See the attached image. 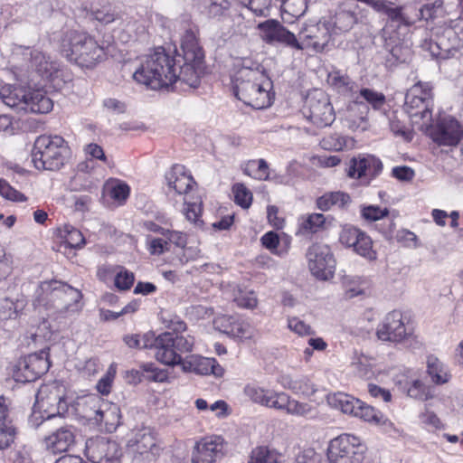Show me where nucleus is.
Listing matches in <instances>:
<instances>
[{
  "mask_svg": "<svg viewBox=\"0 0 463 463\" xmlns=\"http://www.w3.org/2000/svg\"><path fill=\"white\" fill-rule=\"evenodd\" d=\"M181 50L183 55L176 59L164 47L156 48L141 58L133 72L134 80L155 90L167 88L176 80L196 88L204 71V52L194 31H185L181 40Z\"/></svg>",
  "mask_w": 463,
  "mask_h": 463,
  "instance_id": "1",
  "label": "nucleus"
},
{
  "mask_svg": "<svg viewBox=\"0 0 463 463\" xmlns=\"http://www.w3.org/2000/svg\"><path fill=\"white\" fill-rule=\"evenodd\" d=\"M360 96L370 104L373 109H381L385 104V96L375 90L364 88L360 90Z\"/></svg>",
  "mask_w": 463,
  "mask_h": 463,
  "instance_id": "50",
  "label": "nucleus"
},
{
  "mask_svg": "<svg viewBox=\"0 0 463 463\" xmlns=\"http://www.w3.org/2000/svg\"><path fill=\"white\" fill-rule=\"evenodd\" d=\"M326 218L322 213H311L301 218L299 230L303 233H315L324 225Z\"/></svg>",
  "mask_w": 463,
  "mask_h": 463,
  "instance_id": "44",
  "label": "nucleus"
},
{
  "mask_svg": "<svg viewBox=\"0 0 463 463\" xmlns=\"http://www.w3.org/2000/svg\"><path fill=\"white\" fill-rule=\"evenodd\" d=\"M36 402L40 408L44 410L45 415H43L42 422L44 427H47L52 420H61V415L68 409L64 388L56 383L42 386L37 392Z\"/></svg>",
  "mask_w": 463,
  "mask_h": 463,
  "instance_id": "8",
  "label": "nucleus"
},
{
  "mask_svg": "<svg viewBox=\"0 0 463 463\" xmlns=\"http://www.w3.org/2000/svg\"><path fill=\"white\" fill-rule=\"evenodd\" d=\"M339 241L368 260H374L377 257L376 251L373 250V241L370 236L354 226H344L339 234Z\"/></svg>",
  "mask_w": 463,
  "mask_h": 463,
  "instance_id": "19",
  "label": "nucleus"
},
{
  "mask_svg": "<svg viewBox=\"0 0 463 463\" xmlns=\"http://www.w3.org/2000/svg\"><path fill=\"white\" fill-rule=\"evenodd\" d=\"M26 306L24 299L5 298L0 300V321L7 323L14 321L23 314Z\"/></svg>",
  "mask_w": 463,
  "mask_h": 463,
  "instance_id": "34",
  "label": "nucleus"
},
{
  "mask_svg": "<svg viewBox=\"0 0 463 463\" xmlns=\"http://www.w3.org/2000/svg\"><path fill=\"white\" fill-rule=\"evenodd\" d=\"M93 420L104 423L108 432H113L120 425L121 413L117 404L103 402L96 411Z\"/></svg>",
  "mask_w": 463,
  "mask_h": 463,
  "instance_id": "26",
  "label": "nucleus"
},
{
  "mask_svg": "<svg viewBox=\"0 0 463 463\" xmlns=\"http://www.w3.org/2000/svg\"><path fill=\"white\" fill-rule=\"evenodd\" d=\"M433 94L429 83L418 82L405 95L404 109L411 118L419 117L424 122L431 121Z\"/></svg>",
  "mask_w": 463,
  "mask_h": 463,
  "instance_id": "11",
  "label": "nucleus"
},
{
  "mask_svg": "<svg viewBox=\"0 0 463 463\" xmlns=\"http://www.w3.org/2000/svg\"><path fill=\"white\" fill-rule=\"evenodd\" d=\"M367 446L358 436L343 433L330 440L327 458L330 463H362Z\"/></svg>",
  "mask_w": 463,
  "mask_h": 463,
  "instance_id": "6",
  "label": "nucleus"
},
{
  "mask_svg": "<svg viewBox=\"0 0 463 463\" xmlns=\"http://www.w3.org/2000/svg\"><path fill=\"white\" fill-rule=\"evenodd\" d=\"M333 35L326 20L305 24L298 32L296 50L323 52L328 49Z\"/></svg>",
  "mask_w": 463,
  "mask_h": 463,
  "instance_id": "7",
  "label": "nucleus"
},
{
  "mask_svg": "<svg viewBox=\"0 0 463 463\" xmlns=\"http://www.w3.org/2000/svg\"><path fill=\"white\" fill-rule=\"evenodd\" d=\"M26 106L23 108V111L43 114L52 109V100L43 90L26 91Z\"/></svg>",
  "mask_w": 463,
  "mask_h": 463,
  "instance_id": "29",
  "label": "nucleus"
},
{
  "mask_svg": "<svg viewBox=\"0 0 463 463\" xmlns=\"http://www.w3.org/2000/svg\"><path fill=\"white\" fill-rule=\"evenodd\" d=\"M367 156L353 157L347 168V175L352 178H366Z\"/></svg>",
  "mask_w": 463,
  "mask_h": 463,
  "instance_id": "47",
  "label": "nucleus"
},
{
  "mask_svg": "<svg viewBox=\"0 0 463 463\" xmlns=\"http://www.w3.org/2000/svg\"><path fill=\"white\" fill-rule=\"evenodd\" d=\"M70 149L61 136H39L32 150V162L38 170H59L69 157Z\"/></svg>",
  "mask_w": 463,
  "mask_h": 463,
  "instance_id": "4",
  "label": "nucleus"
},
{
  "mask_svg": "<svg viewBox=\"0 0 463 463\" xmlns=\"http://www.w3.org/2000/svg\"><path fill=\"white\" fill-rule=\"evenodd\" d=\"M321 146L325 149L338 151L344 147L345 139L337 135L329 136L323 138Z\"/></svg>",
  "mask_w": 463,
  "mask_h": 463,
  "instance_id": "63",
  "label": "nucleus"
},
{
  "mask_svg": "<svg viewBox=\"0 0 463 463\" xmlns=\"http://www.w3.org/2000/svg\"><path fill=\"white\" fill-rule=\"evenodd\" d=\"M92 15L95 20L104 24H110L119 18L111 5H104L101 8L94 9Z\"/></svg>",
  "mask_w": 463,
  "mask_h": 463,
  "instance_id": "52",
  "label": "nucleus"
},
{
  "mask_svg": "<svg viewBox=\"0 0 463 463\" xmlns=\"http://www.w3.org/2000/svg\"><path fill=\"white\" fill-rule=\"evenodd\" d=\"M390 128L395 136L402 137L405 141H411L413 137L412 131L396 118H390Z\"/></svg>",
  "mask_w": 463,
  "mask_h": 463,
  "instance_id": "58",
  "label": "nucleus"
},
{
  "mask_svg": "<svg viewBox=\"0 0 463 463\" xmlns=\"http://www.w3.org/2000/svg\"><path fill=\"white\" fill-rule=\"evenodd\" d=\"M303 114L318 128L328 127L335 119V113L328 95L318 89L312 90L307 96Z\"/></svg>",
  "mask_w": 463,
  "mask_h": 463,
  "instance_id": "9",
  "label": "nucleus"
},
{
  "mask_svg": "<svg viewBox=\"0 0 463 463\" xmlns=\"http://www.w3.org/2000/svg\"><path fill=\"white\" fill-rule=\"evenodd\" d=\"M26 91L23 88L5 85L0 89V99L7 107L21 112L23 108L26 106Z\"/></svg>",
  "mask_w": 463,
  "mask_h": 463,
  "instance_id": "30",
  "label": "nucleus"
},
{
  "mask_svg": "<svg viewBox=\"0 0 463 463\" xmlns=\"http://www.w3.org/2000/svg\"><path fill=\"white\" fill-rule=\"evenodd\" d=\"M407 394L408 396L418 400H427L429 397L425 385L420 380H414L411 382L407 389Z\"/></svg>",
  "mask_w": 463,
  "mask_h": 463,
  "instance_id": "60",
  "label": "nucleus"
},
{
  "mask_svg": "<svg viewBox=\"0 0 463 463\" xmlns=\"http://www.w3.org/2000/svg\"><path fill=\"white\" fill-rule=\"evenodd\" d=\"M184 213L188 221L197 224L200 222L199 216L201 213V203L197 202H188L187 198H184Z\"/></svg>",
  "mask_w": 463,
  "mask_h": 463,
  "instance_id": "59",
  "label": "nucleus"
},
{
  "mask_svg": "<svg viewBox=\"0 0 463 463\" xmlns=\"http://www.w3.org/2000/svg\"><path fill=\"white\" fill-rule=\"evenodd\" d=\"M49 368L48 353L43 350L39 353L31 354L19 361L14 371V378L20 383L34 382L44 374Z\"/></svg>",
  "mask_w": 463,
  "mask_h": 463,
  "instance_id": "16",
  "label": "nucleus"
},
{
  "mask_svg": "<svg viewBox=\"0 0 463 463\" xmlns=\"http://www.w3.org/2000/svg\"><path fill=\"white\" fill-rule=\"evenodd\" d=\"M7 406L3 397H0V443L14 442L15 430L5 423Z\"/></svg>",
  "mask_w": 463,
  "mask_h": 463,
  "instance_id": "42",
  "label": "nucleus"
},
{
  "mask_svg": "<svg viewBox=\"0 0 463 463\" xmlns=\"http://www.w3.org/2000/svg\"><path fill=\"white\" fill-rule=\"evenodd\" d=\"M376 335L386 342L400 343L410 335L402 319V314L394 310L388 313L379 324Z\"/></svg>",
  "mask_w": 463,
  "mask_h": 463,
  "instance_id": "20",
  "label": "nucleus"
},
{
  "mask_svg": "<svg viewBox=\"0 0 463 463\" xmlns=\"http://www.w3.org/2000/svg\"><path fill=\"white\" fill-rule=\"evenodd\" d=\"M328 84L338 93L348 95L354 91L355 83L342 71L335 69L327 74Z\"/></svg>",
  "mask_w": 463,
  "mask_h": 463,
  "instance_id": "36",
  "label": "nucleus"
},
{
  "mask_svg": "<svg viewBox=\"0 0 463 463\" xmlns=\"http://www.w3.org/2000/svg\"><path fill=\"white\" fill-rule=\"evenodd\" d=\"M140 368L141 370H143V373H145V378L149 381L164 383L166 382L168 379V371L158 368L155 364H142Z\"/></svg>",
  "mask_w": 463,
  "mask_h": 463,
  "instance_id": "46",
  "label": "nucleus"
},
{
  "mask_svg": "<svg viewBox=\"0 0 463 463\" xmlns=\"http://www.w3.org/2000/svg\"><path fill=\"white\" fill-rule=\"evenodd\" d=\"M356 22V17L354 13L349 11L337 12L329 20H326L328 25H330V31L332 35H338L346 33L352 29Z\"/></svg>",
  "mask_w": 463,
  "mask_h": 463,
  "instance_id": "35",
  "label": "nucleus"
},
{
  "mask_svg": "<svg viewBox=\"0 0 463 463\" xmlns=\"http://www.w3.org/2000/svg\"><path fill=\"white\" fill-rule=\"evenodd\" d=\"M40 289L50 293V300L61 313H74L80 308L81 292L68 284L56 280L44 281L41 283Z\"/></svg>",
  "mask_w": 463,
  "mask_h": 463,
  "instance_id": "10",
  "label": "nucleus"
},
{
  "mask_svg": "<svg viewBox=\"0 0 463 463\" xmlns=\"http://www.w3.org/2000/svg\"><path fill=\"white\" fill-rule=\"evenodd\" d=\"M0 195L13 202H24L26 197L24 194L14 189L7 181L0 178Z\"/></svg>",
  "mask_w": 463,
  "mask_h": 463,
  "instance_id": "53",
  "label": "nucleus"
},
{
  "mask_svg": "<svg viewBox=\"0 0 463 463\" xmlns=\"http://www.w3.org/2000/svg\"><path fill=\"white\" fill-rule=\"evenodd\" d=\"M244 173L258 180L269 178V165L264 159L250 160L246 163Z\"/></svg>",
  "mask_w": 463,
  "mask_h": 463,
  "instance_id": "43",
  "label": "nucleus"
},
{
  "mask_svg": "<svg viewBox=\"0 0 463 463\" xmlns=\"http://www.w3.org/2000/svg\"><path fill=\"white\" fill-rule=\"evenodd\" d=\"M388 214L386 208L382 209L379 206L369 205L362 210V216L368 221H377Z\"/></svg>",
  "mask_w": 463,
  "mask_h": 463,
  "instance_id": "61",
  "label": "nucleus"
},
{
  "mask_svg": "<svg viewBox=\"0 0 463 463\" xmlns=\"http://www.w3.org/2000/svg\"><path fill=\"white\" fill-rule=\"evenodd\" d=\"M267 43H279L296 49L297 36L285 28L279 21L269 19L257 26Z\"/></svg>",
  "mask_w": 463,
  "mask_h": 463,
  "instance_id": "22",
  "label": "nucleus"
},
{
  "mask_svg": "<svg viewBox=\"0 0 463 463\" xmlns=\"http://www.w3.org/2000/svg\"><path fill=\"white\" fill-rule=\"evenodd\" d=\"M330 407L339 410L345 414L354 416L358 406H361V401L345 392L330 393L326 397Z\"/></svg>",
  "mask_w": 463,
  "mask_h": 463,
  "instance_id": "31",
  "label": "nucleus"
},
{
  "mask_svg": "<svg viewBox=\"0 0 463 463\" xmlns=\"http://www.w3.org/2000/svg\"><path fill=\"white\" fill-rule=\"evenodd\" d=\"M430 137L440 146H456L463 137V127L454 118L446 116L432 128Z\"/></svg>",
  "mask_w": 463,
  "mask_h": 463,
  "instance_id": "21",
  "label": "nucleus"
},
{
  "mask_svg": "<svg viewBox=\"0 0 463 463\" xmlns=\"http://www.w3.org/2000/svg\"><path fill=\"white\" fill-rule=\"evenodd\" d=\"M127 446L131 452L145 456L147 461L155 459L161 449L156 431L145 425L135 427L130 430Z\"/></svg>",
  "mask_w": 463,
  "mask_h": 463,
  "instance_id": "12",
  "label": "nucleus"
},
{
  "mask_svg": "<svg viewBox=\"0 0 463 463\" xmlns=\"http://www.w3.org/2000/svg\"><path fill=\"white\" fill-rule=\"evenodd\" d=\"M307 8L306 0H285L283 3L284 12L297 18L304 15Z\"/></svg>",
  "mask_w": 463,
  "mask_h": 463,
  "instance_id": "55",
  "label": "nucleus"
},
{
  "mask_svg": "<svg viewBox=\"0 0 463 463\" xmlns=\"http://www.w3.org/2000/svg\"><path fill=\"white\" fill-rule=\"evenodd\" d=\"M193 3L202 12L213 17L222 15L230 6L227 0H193Z\"/></svg>",
  "mask_w": 463,
  "mask_h": 463,
  "instance_id": "39",
  "label": "nucleus"
},
{
  "mask_svg": "<svg viewBox=\"0 0 463 463\" xmlns=\"http://www.w3.org/2000/svg\"><path fill=\"white\" fill-rule=\"evenodd\" d=\"M350 203V196L343 192H331L319 197L317 201V207L322 211H327L333 206L345 207Z\"/></svg>",
  "mask_w": 463,
  "mask_h": 463,
  "instance_id": "37",
  "label": "nucleus"
},
{
  "mask_svg": "<svg viewBox=\"0 0 463 463\" xmlns=\"http://www.w3.org/2000/svg\"><path fill=\"white\" fill-rule=\"evenodd\" d=\"M74 441V435L71 428L61 426L55 432L44 439L45 447L52 453L66 451Z\"/></svg>",
  "mask_w": 463,
  "mask_h": 463,
  "instance_id": "27",
  "label": "nucleus"
},
{
  "mask_svg": "<svg viewBox=\"0 0 463 463\" xmlns=\"http://www.w3.org/2000/svg\"><path fill=\"white\" fill-rule=\"evenodd\" d=\"M271 0H246L247 6L256 16L266 17L269 14Z\"/></svg>",
  "mask_w": 463,
  "mask_h": 463,
  "instance_id": "56",
  "label": "nucleus"
},
{
  "mask_svg": "<svg viewBox=\"0 0 463 463\" xmlns=\"http://www.w3.org/2000/svg\"><path fill=\"white\" fill-rule=\"evenodd\" d=\"M61 52L71 62L92 68L104 56V50L84 32L69 31L61 38Z\"/></svg>",
  "mask_w": 463,
  "mask_h": 463,
  "instance_id": "3",
  "label": "nucleus"
},
{
  "mask_svg": "<svg viewBox=\"0 0 463 463\" xmlns=\"http://www.w3.org/2000/svg\"><path fill=\"white\" fill-rule=\"evenodd\" d=\"M115 286L120 290L129 289L135 281V275L127 269H121L115 277Z\"/></svg>",
  "mask_w": 463,
  "mask_h": 463,
  "instance_id": "57",
  "label": "nucleus"
},
{
  "mask_svg": "<svg viewBox=\"0 0 463 463\" xmlns=\"http://www.w3.org/2000/svg\"><path fill=\"white\" fill-rule=\"evenodd\" d=\"M244 393L253 402L274 409L276 397L279 392L255 384H248L244 388Z\"/></svg>",
  "mask_w": 463,
  "mask_h": 463,
  "instance_id": "33",
  "label": "nucleus"
},
{
  "mask_svg": "<svg viewBox=\"0 0 463 463\" xmlns=\"http://www.w3.org/2000/svg\"><path fill=\"white\" fill-rule=\"evenodd\" d=\"M369 108L368 105L363 101L355 100L352 102L347 109L346 121L348 126L353 130L367 129V115Z\"/></svg>",
  "mask_w": 463,
  "mask_h": 463,
  "instance_id": "28",
  "label": "nucleus"
},
{
  "mask_svg": "<svg viewBox=\"0 0 463 463\" xmlns=\"http://www.w3.org/2000/svg\"><path fill=\"white\" fill-rule=\"evenodd\" d=\"M254 333L255 329L249 322L236 319L232 322V328L228 330V335L241 339H251Z\"/></svg>",
  "mask_w": 463,
  "mask_h": 463,
  "instance_id": "45",
  "label": "nucleus"
},
{
  "mask_svg": "<svg viewBox=\"0 0 463 463\" xmlns=\"http://www.w3.org/2000/svg\"><path fill=\"white\" fill-rule=\"evenodd\" d=\"M232 192L234 194V200L237 204L244 209H247L250 206L252 202V194L244 184H234Z\"/></svg>",
  "mask_w": 463,
  "mask_h": 463,
  "instance_id": "48",
  "label": "nucleus"
},
{
  "mask_svg": "<svg viewBox=\"0 0 463 463\" xmlns=\"http://www.w3.org/2000/svg\"><path fill=\"white\" fill-rule=\"evenodd\" d=\"M279 383L285 389L292 391L295 394L310 396L316 392L314 385L304 376L292 377L288 374L281 375Z\"/></svg>",
  "mask_w": 463,
  "mask_h": 463,
  "instance_id": "32",
  "label": "nucleus"
},
{
  "mask_svg": "<svg viewBox=\"0 0 463 463\" xmlns=\"http://www.w3.org/2000/svg\"><path fill=\"white\" fill-rule=\"evenodd\" d=\"M65 235V242L71 247L74 249H81L86 241L85 238L82 235L81 232L72 226H65L64 228Z\"/></svg>",
  "mask_w": 463,
  "mask_h": 463,
  "instance_id": "49",
  "label": "nucleus"
},
{
  "mask_svg": "<svg viewBox=\"0 0 463 463\" xmlns=\"http://www.w3.org/2000/svg\"><path fill=\"white\" fill-rule=\"evenodd\" d=\"M229 451V443L221 435H209L195 442L191 463H215Z\"/></svg>",
  "mask_w": 463,
  "mask_h": 463,
  "instance_id": "14",
  "label": "nucleus"
},
{
  "mask_svg": "<svg viewBox=\"0 0 463 463\" xmlns=\"http://www.w3.org/2000/svg\"><path fill=\"white\" fill-rule=\"evenodd\" d=\"M182 370L184 373H194L197 374H213L217 377L222 376L224 370L214 358L203 357L197 354H188L184 357Z\"/></svg>",
  "mask_w": 463,
  "mask_h": 463,
  "instance_id": "23",
  "label": "nucleus"
},
{
  "mask_svg": "<svg viewBox=\"0 0 463 463\" xmlns=\"http://www.w3.org/2000/svg\"><path fill=\"white\" fill-rule=\"evenodd\" d=\"M165 178L169 187L185 196L195 184L194 178L185 172V168L182 165H175L166 174Z\"/></svg>",
  "mask_w": 463,
  "mask_h": 463,
  "instance_id": "25",
  "label": "nucleus"
},
{
  "mask_svg": "<svg viewBox=\"0 0 463 463\" xmlns=\"http://www.w3.org/2000/svg\"><path fill=\"white\" fill-rule=\"evenodd\" d=\"M355 411L356 412L354 417L362 419L365 421L380 423L383 419V415L380 412L376 411L373 407L366 405L362 401L361 406H358Z\"/></svg>",
  "mask_w": 463,
  "mask_h": 463,
  "instance_id": "51",
  "label": "nucleus"
},
{
  "mask_svg": "<svg viewBox=\"0 0 463 463\" xmlns=\"http://www.w3.org/2000/svg\"><path fill=\"white\" fill-rule=\"evenodd\" d=\"M281 456L268 447H257L251 451L249 463H281Z\"/></svg>",
  "mask_w": 463,
  "mask_h": 463,
  "instance_id": "40",
  "label": "nucleus"
},
{
  "mask_svg": "<svg viewBox=\"0 0 463 463\" xmlns=\"http://www.w3.org/2000/svg\"><path fill=\"white\" fill-rule=\"evenodd\" d=\"M84 453L90 463H118L121 456L118 444L103 437L89 439Z\"/></svg>",
  "mask_w": 463,
  "mask_h": 463,
  "instance_id": "17",
  "label": "nucleus"
},
{
  "mask_svg": "<svg viewBox=\"0 0 463 463\" xmlns=\"http://www.w3.org/2000/svg\"><path fill=\"white\" fill-rule=\"evenodd\" d=\"M352 366L360 377L370 378L373 374L371 364L364 355L355 356L352 362Z\"/></svg>",
  "mask_w": 463,
  "mask_h": 463,
  "instance_id": "54",
  "label": "nucleus"
},
{
  "mask_svg": "<svg viewBox=\"0 0 463 463\" xmlns=\"http://www.w3.org/2000/svg\"><path fill=\"white\" fill-rule=\"evenodd\" d=\"M105 191L111 199L121 204L128 197L130 188L126 183L112 179L107 182Z\"/></svg>",
  "mask_w": 463,
  "mask_h": 463,
  "instance_id": "38",
  "label": "nucleus"
},
{
  "mask_svg": "<svg viewBox=\"0 0 463 463\" xmlns=\"http://www.w3.org/2000/svg\"><path fill=\"white\" fill-rule=\"evenodd\" d=\"M24 56L28 61L27 74L22 72L16 74L17 80L22 83L33 81L34 80L33 74L43 80H51L52 76L58 71L57 63L39 50L26 48Z\"/></svg>",
  "mask_w": 463,
  "mask_h": 463,
  "instance_id": "13",
  "label": "nucleus"
},
{
  "mask_svg": "<svg viewBox=\"0 0 463 463\" xmlns=\"http://www.w3.org/2000/svg\"><path fill=\"white\" fill-rule=\"evenodd\" d=\"M194 344V338L190 335L165 332L156 336V359L168 366L182 365V354L192 352Z\"/></svg>",
  "mask_w": 463,
  "mask_h": 463,
  "instance_id": "5",
  "label": "nucleus"
},
{
  "mask_svg": "<svg viewBox=\"0 0 463 463\" xmlns=\"http://www.w3.org/2000/svg\"><path fill=\"white\" fill-rule=\"evenodd\" d=\"M383 170V164L380 159L373 156H367L366 178L372 179L377 176Z\"/></svg>",
  "mask_w": 463,
  "mask_h": 463,
  "instance_id": "64",
  "label": "nucleus"
},
{
  "mask_svg": "<svg viewBox=\"0 0 463 463\" xmlns=\"http://www.w3.org/2000/svg\"><path fill=\"white\" fill-rule=\"evenodd\" d=\"M295 463H322V458L314 449H308L297 455Z\"/></svg>",
  "mask_w": 463,
  "mask_h": 463,
  "instance_id": "62",
  "label": "nucleus"
},
{
  "mask_svg": "<svg viewBox=\"0 0 463 463\" xmlns=\"http://www.w3.org/2000/svg\"><path fill=\"white\" fill-rule=\"evenodd\" d=\"M307 259L309 270L317 279L327 280L334 276L335 261L327 245H311L307 251Z\"/></svg>",
  "mask_w": 463,
  "mask_h": 463,
  "instance_id": "15",
  "label": "nucleus"
},
{
  "mask_svg": "<svg viewBox=\"0 0 463 463\" xmlns=\"http://www.w3.org/2000/svg\"><path fill=\"white\" fill-rule=\"evenodd\" d=\"M271 80L265 75L260 65L244 60L242 66L233 79V91L238 99L255 109L268 108L272 103Z\"/></svg>",
  "mask_w": 463,
  "mask_h": 463,
  "instance_id": "2",
  "label": "nucleus"
},
{
  "mask_svg": "<svg viewBox=\"0 0 463 463\" xmlns=\"http://www.w3.org/2000/svg\"><path fill=\"white\" fill-rule=\"evenodd\" d=\"M459 46V40L451 27H446L437 32L434 39L425 40L421 47L428 51L433 58L449 59L453 56Z\"/></svg>",
  "mask_w": 463,
  "mask_h": 463,
  "instance_id": "18",
  "label": "nucleus"
},
{
  "mask_svg": "<svg viewBox=\"0 0 463 463\" xmlns=\"http://www.w3.org/2000/svg\"><path fill=\"white\" fill-rule=\"evenodd\" d=\"M427 369L429 375L435 383L440 384L449 381V376L445 370L443 364L437 357H428Z\"/></svg>",
  "mask_w": 463,
  "mask_h": 463,
  "instance_id": "41",
  "label": "nucleus"
},
{
  "mask_svg": "<svg viewBox=\"0 0 463 463\" xmlns=\"http://www.w3.org/2000/svg\"><path fill=\"white\" fill-rule=\"evenodd\" d=\"M274 409L277 411H285L286 413L304 417L307 419H313L317 416L316 407L307 402H301L297 400L291 399L289 395L283 392H279L276 397Z\"/></svg>",
  "mask_w": 463,
  "mask_h": 463,
  "instance_id": "24",
  "label": "nucleus"
}]
</instances>
